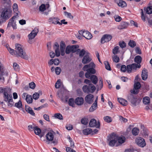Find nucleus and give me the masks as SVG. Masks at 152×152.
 <instances>
[{
  "mask_svg": "<svg viewBox=\"0 0 152 152\" xmlns=\"http://www.w3.org/2000/svg\"><path fill=\"white\" fill-rule=\"evenodd\" d=\"M96 65L93 62H91L88 64L85 65L83 68V70L86 71L85 75L87 78H90L92 82V83L96 84L98 81V78L95 75H91V74H94L96 73V70L94 69Z\"/></svg>",
  "mask_w": 152,
  "mask_h": 152,
  "instance_id": "1",
  "label": "nucleus"
},
{
  "mask_svg": "<svg viewBox=\"0 0 152 152\" xmlns=\"http://www.w3.org/2000/svg\"><path fill=\"white\" fill-rule=\"evenodd\" d=\"M16 51L13 49L9 48L8 50L12 55H15L16 56H20L22 58L26 60L28 59V56L26 54V52L23 50V47L21 45L16 44L15 45Z\"/></svg>",
  "mask_w": 152,
  "mask_h": 152,
  "instance_id": "2",
  "label": "nucleus"
},
{
  "mask_svg": "<svg viewBox=\"0 0 152 152\" xmlns=\"http://www.w3.org/2000/svg\"><path fill=\"white\" fill-rule=\"evenodd\" d=\"M10 89L8 87L0 88V93H3L4 94V101L5 102L9 107H11L13 105L12 95L10 94Z\"/></svg>",
  "mask_w": 152,
  "mask_h": 152,
  "instance_id": "3",
  "label": "nucleus"
},
{
  "mask_svg": "<svg viewBox=\"0 0 152 152\" xmlns=\"http://www.w3.org/2000/svg\"><path fill=\"white\" fill-rule=\"evenodd\" d=\"M59 45L57 42H55L53 46V48L55 50V53L53 51L50 52V56L51 58H53L56 55V56L58 57L60 56V51L59 49Z\"/></svg>",
  "mask_w": 152,
  "mask_h": 152,
  "instance_id": "4",
  "label": "nucleus"
},
{
  "mask_svg": "<svg viewBox=\"0 0 152 152\" xmlns=\"http://www.w3.org/2000/svg\"><path fill=\"white\" fill-rule=\"evenodd\" d=\"M12 12L7 8H6L3 10L1 15V17L2 19L7 20L12 15Z\"/></svg>",
  "mask_w": 152,
  "mask_h": 152,
  "instance_id": "5",
  "label": "nucleus"
},
{
  "mask_svg": "<svg viewBox=\"0 0 152 152\" xmlns=\"http://www.w3.org/2000/svg\"><path fill=\"white\" fill-rule=\"evenodd\" d=\"M107 140L109 141V145L110 146H116L117 141V137L113 135H110L108 136Z\"/></svg>",
  "mask_w": 152,
  "mask_h": 152,
  "instance_id": "6",
  "label": "nucleus"
},
{
  "mask_svg": "<svg viewBox=\"0 0 152 152\" xmlns=\"http://www.w3.org/2000/svg\"><path fill=\"white\" fill-rule=\"evenodd\" d=\"M79 34L82 35L83 37L87 39H90L92 37L91 34L88 31L85 30H82L79 31Z\"/></svg>",
  "mask_w": 152,
  "mask_h": 152,
  "instance_id": "7",
  "label": "nucleus"
},
{
  "mask_svg": "<svg viewBox=\"0 0 152 152\" xmlns=\"http://www.w3.org/2000/svg\"><path fill=\"white\" fill-rule=\"evenodd\" d=\"M18 16H14L9 20L8 24L7 26L10 27L12 26L14 29L17 28L15 20L18 17Z\"/></svg>",
  "mask_w": 152,
  "mask_h": 152,
  "instance_id": "8",
  "label": "nucleus"
},
{
  "mask_svg": "<svg viewBox=\"0 0 152 152\" xmlns=\"http://www.w3.org/2000/svg\"><path fill=\"white\" fill-rule=\"evenodd\" d=\"M140 64L138 65L135 63L128 65L126 66V70L128 72L130 73L132 72V69H135L137 68H140Z\"/></svg>",
  "mask_w": 152,
  "mask_h": 152,
  "instance_id": "9",
  "label": "nucleus"
},
{
  "mask_svg": "<svg viewBox=\"0 0 152 152\" xmlns=\"http://www.w3.org/2000/svg\"><path fill=\"white\" fill-rule=\"evenodd\" d=\"M129 101L131 102L132 104L134 106H136L139 104L140 100L134 97L132 95H131L129 98Z\"/></svg>",
  "mask_w": 152,
  "mask_h": 152,
  "instance_id": "10",
  "label": "nucleus"
},
{
  "mask_svg": "<svg viewBox=\"0 0 152 152\" xmlns=\"http://www.w3.org/2000/svg\"><path fill=\"white\" fill-rule=\"evenodd\" d=\"M100 123L99 121L97 122L94 119H91L89 123V126L90 127H95L99 128L100 127Z\"/></svg>",
  "mask_w": 152,
  "mask_h": 152,
  "instance_id": "11",
  "label": "nucleus"
},
{
  "mask_svg": "<svg viewBox=\"0 0 152 152\" xmlns=\"http://www.w3.org/2000/svg\"><path fill=\"white\" fill-rule=\"evenodd\" d=\"M112 38V36L108 34L104 35L101 39V43L103 44L105 42H108L111 40Z\"/></svg>",
  "mask_w": 152,
  "mask_h": 152,
  "instance_id": "12",
  "label": "nucleus"
},
{
  "mask_svg": "<svg viewBox=\"0 0 152 152\" xmlns=\"http://www.w3.org/2000/svg\"><path fill=\"white\" fill-rule=\"evenodd\" d=\"M85 99L87 103L89 104H91L94 102V96L92 94H89L85 97Z\"/></svg>",
  "mask_w": 152,
  "mask_h": 152,
  "instance_id": "13",
  "label": "nucleus"
},
{
  "mask_svg": "<svg viewBox=\"0 0 152 152\" xmlns=\"http://www.w3.org/2000/svg\"><path fill=\"white\" fill-rule=\"evenodd\" d=\"M136 142L137 145L141 147H143L146 145L144 139L141 137H139L137 139Z\"/></svg>",
  "mask_w": 152,
  "mask_h": 152,
  "instance_id": "14",
  "label": "nucleus"
},
{
  "mask_svg": "<svg viewBox=\"0 0 152 152\" xmlns=\"http://www.w3.org/2000/svg\"><path fill=\"white\" fill-rule=\"evenodd\" d=\"M53 132H48L46 135L45 137L48 142L53 141L54 139Z\"/></svg>",
  "mask_w": 152,
  "mask_h": 152,
  "instance_id": "15",
  "label": "nucleus"
},
{
  "mask_svg": "<svg viewBox=\"0 0 152 152\" xmlns=\"http://www.w3.org/2000/svg\"><path fill=\"white\" fill-rule=\"evenodd\" d=\"M38 32V30L37 28H35L32 30L31 32L28 35V37L29 39H33L37 35Z\"/></svg>",
  "mask_w": 152,
  "mask_h": 152,
  "instance_id": "16",
  "label": "nucleus"
},
{
  "mask_svg": "<svg viewBox=\"0 0 152 152\" xmlns=\"http://www.w3.org/2000/svg\"><path fill=\"white\" fill-rule=\"evenodd\" d=\"M88 55V53H87L83 58L82 62L83 64H86L91 61V58Z\"/></svg>",
  "mask_w": 152,
  "mask_h": 152,
  "instance_id": "17",
  "label": "nucleus"
},
{
  "mask_svg": "<svg viewBox=\"0 0 152 152\" xmlns=\"http://www.w3.org/2000/svg\"><path fill=\"white\" fill-rule=\"evenodd\" d=\"M84 102V99L82 97H77L75 100V104L79 106L82 105Z\"/></svg>",
  "mask_w": 152,
  "mask_h": 152,
  "instance_id": "18",
  "label": "nucleus"
},
{
  "mask_svg": "<svg viewBox=\"0 0 152 152\" xmlns=\"http://www.w3.org/2000/svg\"><path fill=\"white\" fill-rule=\"evenodd\" d=\"M118 141V143L116 144V147H117L119 145H121L122 144L124 143L125 140V137L123 136L119 137L117 138V141Z\"/></svg>",
  "mask_w": 152,
  "mask_h": 152,
  "instance_id": "19",
  "label": "nucleus"
},
{
  "mask_svg": "<svg viewBox=\"0 0 152 152\" xmlns=\"http://www.w3.org/2000/svg\"><path fill=\"white\" fill-rule=\"evenodd\" d=\"M115 1L119 6L122 7H125L127 5L126 2L122 0H115Z\"/></svg>",
  "mask_w": 152,
  "mask_h": 152,
  "instance_id": "20",
  "label": "nucleus"
},
{
  "mask_svg": "<svg viewBox=\"0 0 152 152\" xmlns=\"http://www.w3.org/2000/svg\"><path fill=\"white\" fill-rule=\"evenodd\" d=\"M128 25V24L127 22H121L120 24L118 26V28L119 30L125 29L127 27Z\"/></svg>",
  "mask_w": 152,
  "mask_h": 152,
  "instance_id": "21",
  "label": "nucleus"
},
{
  "mask_svg": "<svg viewBox=\"0 0 152 152\" xmlns=\"http://www.w3.org/2000/svg\"><path fill=\"white\" fill-rule=\"evenodd\" d=\"M147 70V69H144L142 71V77L143 80H146L148 77Z\"/></svg>",
  "mask_w": 152,
  "mask_h": 152,
  "instance_id": "22",
  "label": "nucleus"
},
{
  "mask_svg": "<svg viewBox=\"0 0 152 152\" xmlns=\"http://www.w3.org/2000/svg\"><path fill=\"white\" fill-rule=\"evenodd\" d=\"M118 101L119 103L123 106H126L128 104L127 101L122 98H118Z\"/></svg>",
  "mask_w": 152,
  "mask_h": 152,
  "instance_id": "23",
  "label": "nucleus"
},
{
  "mask_svg": "<svg viewBox=\"0 0 152 152\" xmlns=\"http://www.w3.org/2000/svg\"><path fill=\"white\" fill-rule=\"evenodd\" d=\"M25 110L27 113L30 114L31 115L33 116L35 115V113L31 107L28 106H26Z\"/></svg>",
  "mask_w": 152,
  "mask_h": 152,
  "instance_id": "24",
  "label": "nucleus"
},
{
  "mask_svg": "<svg viewBox=\"0 0 152 152\" xmlns=\"http://www.w3.org/2000/svg\"><path fill=\"white\" fill-rule=\"evenodd\" d=\"M143 10L148 14H150L152 13V6H151L145 7Z\"/></svg>",
  "mask_w": 152,
  "mask_h": 152,
  "instance_id": "25",
  "label": "nucleus"
},
{
  "mask_svg": "<svg viewBox=\"0 0 152 152\" xmlns=\"http://www.w3.org/2000/svg\"><path fill=\"white\" fill-rule=\"evenodd\" d=\"M142 61V58L140 56H137L135 57L134 59V61L137 63V64H140Z\"/></svg>",
  "mask_w": 152,
  "mask_h": 152,
  "instance_id": "26",
  "label": "nucleus"
},
{
  "mask_svg": "<svg viewBox=\"0 0 152 152\" xmlns=\"http://www.w3.org/2000/svg\"><path fill=\"white\" fill-rule=\"evenodd\" d=\"M92 132V130L90 128L85 129L83 130V133L84 134L87 135L90 134Z\"/></svg>",
  "mask_w": 152,
  "mask_h": 152,
  "instance_id": "27",
  "label": "nucleus"
},
{
  "mask_svg": "<svg viewBox=\"0 0 152 152\" xmlns=\"http://www.w3.org/2000/svg\"><path fill=\"white\" fill-rule=\"evenodd\" d=\"M83 91L84 93H87L88 94L90 93V88L88 85H85L82 88Z\"/></svg>",
  "mask_w": 152,
  "mask_h": 152,
  "instance_id": "28",
  "label": "nucleus"
},
{
  "mask_svg": "<svg viewBox=\"0 0 152 152\" xmlns=\"http://www.w3.org/2000/svg\"><path fill=\"white\" fill-rule=\"evenodd\" d=\"M34 130L35 133L39 135L41 137H42L40 134L41 133V130L37 126H36L34 128Z\"/></svg>",
  "mask_w": 152,
  "mask_h": 152,
  "instance_id": "29",
  "label": "nucleus"
},
{
  "mask_svg": "<svg viewBox=\"0 0 152 152\" xmlns=\"http://www.w3.org/2000/svg\"><path fill=\"white\" fill-rule=\"evenodd\" d=\"M103 86V83L102 79L101 78L99 82V84L96 86L97 90L98 91L101 90Z\"/></svg>",
  "mask_w": 152,
  "mask_h": 152,
  "instance_id": "30",
  "label": "nucleus"
},
{
  "mask_svg": "<svg viewBox=\"0 0 152 152\" xmlns=\"http://www.w3.org/2000/svg\"><path fill=\"white\" fill-rule=\"evenodd\" d=\"M75 100L72 98H70L69 99L68 101V104L70 106H71L72 107H75Z\"/></svg>",
  "mask_w": 152,
  "mask_h": 152,
  "instance_id": "31",
  "label": "nucleus"
},
{
  "mask_svg": "<svg viewBox=\"0 0 152 152\" xmlns=\"http://www.w3.org/2000/svg\"><path fill=\"white\" fill-rule=\"evenodd\" d=\"M26 102L28 104H31L32 103L33 99L32 96L29 95H27L26 98Z\"/></svg>",
  "mask_w": 152,
  "mask_h": 152,
  "instance_id": "32",
  "label": "nucleus"
},
{
  "mask_svg": "<svg viewBox=\"0 0 152 152\" xmlns=\"http://www.w3.org/2000/svg\"><path fill=\"white\" fill-rule=\"evenodd\" d=\"M12 7L14 12H15L17 14V15L18 16L19 12L18 11V6L17 4L16 3H14Z\"/></svg>",
  "mask_w": 152,
  "mask_h": 152,
  "instance_id": "33",
  "label": "nucleus"
},
{
  "mask_svg": "<svg viewBox=\"0 0 152 152\" xmlns=\"http://www.w3.org/2000/svg\"><path fill=\"white\" fill-rule=\"evenodd\" d=\"M89 87L90 88V93H94L96 89V87L92 84L89 85Z\"/></svg>",
  "mask_w": 152,
  "mask_h": 152,
  "instance_id": "34",
  "label": "nucleus"
},
{
  "mask_svg": "<svg viewBox=\"0 0 152 152\" xmlns=\"http://www.w3.org/2000/svg\"><path fill=\"white\" fill-rule=\"evenodd\" d=\"M143 102L144 104H148L150 103V99L148 97L146 96L143 98Z\"/></svg>",
  "mask_w": 152,
  "mask_h": 152,
  "instance_id": "35",
  "label": "nucleus"
},
{
  "mask_svg": "<svg viewBox=\"0 0 152 152\" xmlns=\"http://www.w3.org/2000/svg\"><path fill=\"white\" fill-rule=\"evenodd\" d=\"M139 130L138 128L134 127L132 130V133L134 135H137L139 133Z\"/></svg>",
  "mask_w": 152,
  "mask_h": 152,
  "instance_id": "36",
  "label": "nucleus"
},
{
  "mask_svg": "<svg viewBox=\"0 0 152 152\" xmlns=\"http://www.w3.org/2000/svg\"><path fill=\"white\" fill-rule=\"evenodd\" d=\"M50 20H51L52 23L55 24H60V22L59 21V19L56 18H53L50 19Z\"/></svg>",
  "mask_w": 152,
  "mask_h": 152,
  "instance_id": "37",
  "label": "nucleus"
},
{
  "mask_svg": "<svg viewBox=\"0 0 152 152\" xmlns=\"http://www.w3.org/2000/svg\"><path fill=\"white\" fill-rule=\"evenodd\" d=\"M97 107V105L93 103L91 106L90 107L89 111L90 112H92L96 110Z\"/></svg>",
  "mask_w": 152,
  "mask_h": 152,
  "instance_id": "38",
  "label": "nucleus"
},
{
  "mask_svg": "<svg viewBox=\"0 0 152 152\" xmlns=\"http://www.w3.org/2000/svg\"><path fill=\"white\" fill-rule=\"evenodd\" d=\"M78 45H73L71 46V50L72 51V53H74L76 51L77 52L78 48Z\"/></svg>",
  "mask_w": 152,
  "mask_h": 152,
  "instance_id": "39",
  "label": "nucleus"
},
{
  "mask_svg": "<svg viewBox=\"0 0 152 152\" xmlns=\"http://www.w3.org/2000/svg\"><path fill=\"white\" fill-rule=\"evenodd\" d=\"M77 53H78L80 57H82L86 53L85 51L82 49L80 50V49H78Z\"/></svg>",
  "mask_w": 152,
  "mask_h": 152,
  "instance_id": "40",
  "label": "nucleus"
},
{
  "mask_svg": "<svg viewBox=\"0 0 152 152\" xmlns=\"http://www.w3.org/2000/svg\"><path fill=\"white\" fill-rule=\"evenodd\" d=\"M15 106L18 108L20 109L22 108V102L20 100H19L18 102L15 104Z\"/></svg>",
  "mask_w": 152,
  "mask_h": 152,
  "instance_id": "41",
  "label": "nucleus"
},
{
  "mask_svg": "<svg viewBox=\"0 0 152 152\" xmlns=\"http://www.w3.org/2000/svg\"><path fill=\"white\" fill-rule=\"evenodd\" d=\"M54 116L56 118L60 120H63V119L62 115L60 113H57L55 114L54 115Z\"/></svg>",
  "mask_w": 152,
  "mask_h": 152,
  "instance_id": "42",
  "label": "nucleus"
},
{
  "mask_svg": "<svg viewBox=\"0 0 152 152\" xmlns=\"http://www.w3.org/2000/svg\"><path fill=\"white\" fill-rule=\"evenodd\" d=\"M141 86V84L139 82H137L134 84V89L138 90L140 88Z\"/></svg>",
  "mask_w": 152,
  "mask_h": 152,
  "instance_id": "43",
  "label": "nucleus"
},
{
  "mask_svg": "<svg viewBox=\"0 0 152 152\" xmlns=\"http://www.w3.org/2000/svg\"><path fill=\"white\" fill-rule=\"evenodd\" d=\"M61 83L60 79L58 80L56 83L55 85V87L56 88H59L61 86Z\"/></svg>",
  "mask_w": 152,
  "mask_h": 152,
  "instance_id": "44",
  "label": "nucleus"
},
{
  "mask_svg": "<svg viewBox=\"0 0 152 152\" xmlns=\"http://www.w3.org/2000/svg\"><path fill=\"white\" fill-rule=\"evenodd\" d=\"M71 48V46H68L66 47L65 50V53L66 54H68L70 53H72Z\"/></svg>",
  "mask_w": 152,
  "mask_h": 152,
  "instance_id": "45",
  "label": "nucleus"
},
{
  "mask_svg": "<svg viewBox=\"0 0 152 152\" xmlns=\"http://www.w3.org/2000/svg\"><path fill=\"white\" fill-rule=\"evenodd\" d=\"M112 58L114 62L118 63L119 61V58L117 55H115L114 56H113Z\"/></svg>",
  "mask_w": 152,
  "mask_h": 152,
  "instance_id": "46",
  "label": "nucleus"
},
{
  "mask_svg": "<svg viewBox=\"0 0 152 152\" xmlns=\"http://www.w3.org/2000/svg\"><path fill=\"white\" fill-rule=\"evenodd\" d=\"M129 45L131 47L134 48L136 46V44L134 41L130 40L129 42Z\"/></svg>",
  "mask_w": 152,
  "mask_h": 152,
  "instance_id": "47",
  "label": "nucleus"
},
{
  "mask_svg": "<svg viewBox=\"0 0 152 152\" xmlns=\"http://www.w3.org/2000/svg\"><path fill=\"white\" fill-rule=\"evenodd\" d=\"M119 47L118 46H116L114 47L113 50V53L114 55L117 54L119 51Z\"/></svg>",
  "mask_w": 152,
  "mask_h": 152,
  "instance_id": "48",
  "label": "nucleus"
},
{
  "mask_svg": "<svg viewBox=\"0 0 152 152\" xmlns=\"http://www.w3.org/2000/svg\"><path fill=\"white\" fill-rule=\"evenodd\" d=\"M104 64L105 66V68L109 70H110L111 69L110 65L109 63L107 61H105L104 62Z\"/></svg>",
  "mask_w": 152,
  "mask_h": 152,
  "instance_id": "49",
  "label": "nucleus"
},
{
  "mask_svg": "<svg viewBox=\"0 0 152 152\" xmlns=\"http://www.w3.org/2000/svg\"><path fill=\"white\" fill-rule=\"evenodd\" d=\"M64 13L65 15L66 16L67 18L71 19H72L73 18V16L72 15L71 13L67 12H65Z\"/></svg>",
  "mask_w": 152,
  "mask_h": 152,
  "instance_id": "50",
  "label": "nucleus"
},
{
  "mask_svg": "<svg viewBox=\"0 0 152 152\" xmlns=\"http://www.w3.org/2000/svg\"><path fill=\"white\" fill-rule=\"evenodd\" d=\"M104 120L106 122L110 123L112 121V119L111 118L108 116L104 117Z\"/></svg>",
  "mask_w": 152,
  "mask_h": 152,
  "instance_id": "51",
  "label": "nucleus"
},
{
  "mask_svg": "<svg viewBox=\"0 0 152 152\" xmlns=\"http://www.w3.org/2000/svg\"><path fill=\"white\" fill-rule=\"evenodd\" d=\"M29 86L31 88L34 89L36 85L34 82H31L29 83Z\"/></svg>",
  "mask_w": 152,
  "mask_h": 152,
  "instance_id": "52",
  "label": "nucleus"
},
{
  "mask_svg": "<svg viewBox=\"0 0 152 152\" xmlns=\"http://www.w3.org/2000/svg\"><path fill=\"white\" fill-rule=\"evenodd\" d=\"M61 71V69L59 67H57L55 69V72L56 74L57 75H59L60 74Z\"/></svg>",
  "mask_w": 152,
  "mask_h": 152,
  "instance_id": "53",
  "label": "nucleus"
},
{
  "mask_svg": "<svg viewBox=\"0 0 152 152\" xmlns=\"http://www.w3.org/2000/svg\"><path fill=\"white\" fill-rule=\"evenodd\" d=\"M39 94L38 93H35L33 94V98L34 99H37L39 97Z\"/></svg>",
  "mask_w": 152,
  "mask_h": 152,
  "instance_id": "54",
  "label": "nucleus"
},
{
  "mask_svg": "<svg viewBox=\"0 0 152 152\" xmlns=\"http://www.w3.org/2000/svg\"><path fill=\"white\" fill-rule=\"evenodd\" d=\"M39 9L40 11L42 12L44 11L46 9L45 4H42L40 6Z\"/></svg>",
  "mask_w": 152,
  "mask_h": 152,
  "instance_id": "55",
  "label": "nucleus"
},
{
  "mask_svg": "<svg viewBox=\"0 0 152 152\" xmlns=\"http://www.w3.org/2000/svg\"><path fill=\"white\" fill-rule=\"evenodd\" d=\"M114 18L116 22H120L121 20V18L118 15H115Z\"/></svg>",
  "mask_w": 152,
  "mask_h": 152,
  "instance_id": "56",
  "label": "nucleus"
},
{
  "mask_svg": "<svg viewBox=\"0 0 152 152\" xmlns=\"http://www.w3.org/2000/svg\"><path fill=\"white\" fill-rule=\"evenodd\" d=\"M13 67L14 69L16 71H18L19 69V66L16 63H13Z\"/></svg>",
  "mask_w": 152,
  "mask_h": 152,
  "instance_id": "57",
  "label": "nucleus"
},
{
  "mask_svg": "<svg viewBox=\"0 0 152 152\" xmlns=\"http://www.w3.org/2000/svg\"><path fill=\"white\" fill-rule=\"evenodd\" d=\"M119 45L120 47L122 48H124L126 46V44L124 42H119Z\"/></svg>",
  "mask_w": 152,
  "mask_h": 152,
  "instance_id": "58",
  "label": "nucleus"
},
{
  "mask_svg": "<svg viewBox=\"0 0 152 152\" xmlns=\"http://www.w3.org/2000/svg\"><path fill=\"white\" fill-rule=\"evenodd\" d=\"M141 18L143 21L145 20V15L144 14L143 12L142 9H141Z\"/></svg>",
  "mask_w": 152,
  "mask_h": 152,
  "instance_id": "59",
  "label": "nucleus"
},
{
  "mask_svg": "<svg viewBox=\"0 0 152 152\" xmlns=\"http://www.w3.org/2000/svg\"><path fill=\"white\" fill-rule=\"evenodd\" d=\"M1 66H0V80L2 79H4V78L3 77V75H4V73L2 70L1 71Z\"/></svg>",
  "mask_w": 152,
  "mask_h": 152,
  "instance_id": "60",
  "label": "nucleus"
},
{
  "mask_svg": "<svg viewBox=\"0 0 152 152\" xmlns=\"http://www.w3.org/2000/svg\"><path fill=\"white\" fill-rule=\"evenodd\" d=\"M66 47V45L65 43L62 41L61 42L60 44V48L65 49Z\"/></svg>",
  "mask_w": 152,
  "mask_h": 152,
  "instance_id": "61",
  "label": "nucleus"
},
{
  "mask_svg": "<svg viewBox=\"0 0 152 152\" xmlns=\"http://www.w3.org/2000/svg\"><path fill=\"white\" fill-rule=\"evenodd\" d=\"M121 71L123 72H125L126 70V67L125 65H122L121 68Z\"/></svg>",
  "mask_w": 152,
  "mask_h": 152,
  "instance_id": "62",
  "label": "nucleus"
},
{
  "mask_svg": "<svg viewBox=\"0 0 152 152\" xmlns=\"http://www.w3.org/2000/svg\"><path fill=\"white\" fill-rule=\"evenodd\" d=\"M119 119L121 121L124 122H126L127 121V120L126 119L124 118L121 116H119Z\"/></svg>",
  "mask_w": 152,
  "mask_h": 152,
  "instance_id": "63",
  "label": "nucleus"
},
{
  "mask_svg": "<svg viewBox=\"0 0 152 152\" xmlns=\"http://www.w3.org/2000/svg\"><path fill=\"white\" fill-rule=\"evenodd\" d=\"M81 122L84 125H86L88 123L87 120L85 118L82 119L81 120Z\"/></svg>",
  "mask_w": 152,
  "mask_h": 152,
  "instance_id": "64",
  "label": "nucleus"
}]
</instances>
